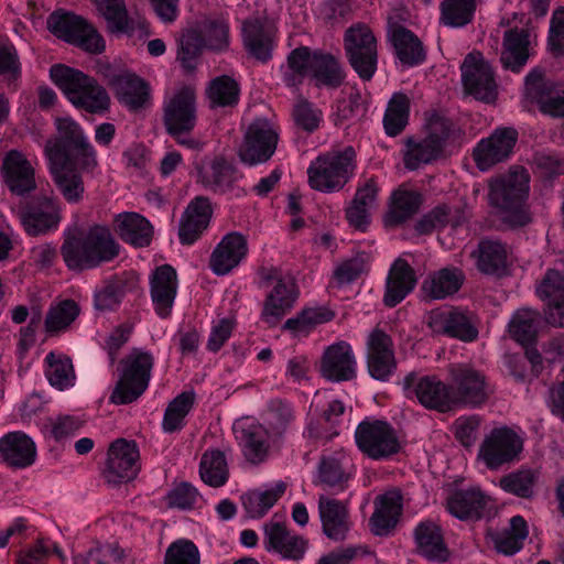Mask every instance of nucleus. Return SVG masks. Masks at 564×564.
<instances>
[{
    "instance_id": "obj_1",
    "label": "nucleus",
    "mask_w": 564,
    "mask_h": 564,
    "mask_svg": "<svg viewBox=\"0 0 564 564\" xmlns=\"http://www.w3.org/2000/svg\"><path fill=\"white\" fill-rule=\"evenodd\" d=\"M120 246L108 227L91 226L87 232H67L61 256L68 270L83 272L110 262L119 256Z\"/></svg>"
},
{
    "instance_id": "obj_2",
    "label": "nucleus",
    "mask_w": 564,
    "mask_h": 564,
    "mask_svg": "<svg viewBox=\"0 0 564 564\" xmlns=\"http://www.w3.org/2000/svg\"><path fill=\"white\" fill-rule=\"evenodd\" d=\"M529 182L528 172L516 167L490 183V205L499 210L501 221L510 228L524 227L532 221L527 204Z\"/></svg>"
},
{
    "instance_id": "obj_3",
    "label": "nucleus",
    "mask_w": 564,
    "mask_h": 564,
    "mask_svg": "<svg viewBox=\"0 0 564 564\" xmlns=\"http://www.w3.org/2000/svg\"><path fill=\"white\" fill-rule=\"evenodd\" d=\"M55 126L57 133L44 149L48 164H75L82 172H94L97 153L80 124L72 118H58Z\"/></svg>"
},
{
    "instance_id": "obj_4",
    "label": "nucleus",
    "mask_w": 564,
    "mask_h": 564,
    "mask_svg": "<svg viewBox=\"0 0 564 564\" xmlns=\"http://www.w3.org/2000/svg\"><path fill=\"white\" fill-rule=\"evenodd\" d=\"M50 77L76 109L91 115L109 110L110 96L96 78L63 64L51 66Z\"/></svg>"
},
{
    "instance_id": "obj_5",
    "label": "nucleus",
    "mask_w": 564,
    "mask_h": 564,
    "mask_svg": "<svg viewBox=\"0 0 564 564\" xmlns=\"http://www.w3.org/2000/svg\"><path fill=\"white\" fill-rule=\"evenodd\" d=\"M357 153L351 147L319 153L307 167V181L312 189L332 194L340 192L355 176Z\"/></svg>"
},
{
    "instance_id": "obj_6",
    "label": "nucleus",
    "mask_w": 564,
    "mask_h": 564,
    "mask_svg": "<svg viewBox=\"0 0 564 564\" xmlns=\"http://www.w3.org/2000/svg\"><path fill=\"white\" fill-rule=\"evenodd\" d=\"M258 276L259 288L269 289L262 304L260 319L272 328L294 307L300 291L294 279L283 275L275 267H262Z\"/></svg>"
},
{
    "instance_id": "obj_7",
    "label": "nucleus",
    "mask_w": 564,
    "mask_h": 564,
    "mask_svg": "<svg viewBox=\"0 0 564 564\" xmlns=\"http://www.w3.org/2000/svg\"><path fill=\"white\" fill-rule=\"evenodd\" d=\"M154 356L140 348L132 349L119 364V380L109 401L113 404H130L137 401L148 389Z\"/></svg>"
},
{
    "instance_id": "obj_8",
    "label": "nucleus",
    "mask_w": 564,
    "mask_h": 564,
    "mask_svg": "<svg viewBox=\"0 0 564 564\" xmlns=\"http://www.w3.org/2000/svg\"><path fill=\"white\" fill-rule=\"evenodd\" d=\"M453 122L451 119L432 113L426 123V135L424 138H408L403 156L404 166L414 171L424 164L437 160L451 138Z\"/></svg>"
},
{
    "instance_id": "obj_9",
    "label": "nucleus",
    "mask_w": 564,
    "mask_h": 564,
    "mask_svg": "<svg viewBox=\"0 0 564 564\" xmlns=\"http://www.w3.org/2000/svg\"><path fill=\"white\" fill-rule=\"evenodd\" d=\"M355 443L366 457L373 460L389 459L402 448L397 430L383 420L361 421L355 431Z\"/></svg>"
},
{
    "instance_id": "obj_10",
    "label": "nucleus",
    "mask_w": 564,
    "mask_h": 564,
    "mask_svg": "<svg viewBox=\"0 0 564 564\" xmlns=\"http://www.w3.org/2000/svg\"><path fill=\"white\" fill-rule=\"evenodd\" d=\"M47 29L58 39L76 45L86 52L99 54L105 41L85 19L72 12L56 10L47 18Z\"/></svg>"
},
{
    "instance_id": "obj_11",
    "label": "nucleus",
    "mask_w": 564,
    "mask_h": 564,
    "mask_svg": "<svg viewBox=\"0 0 564 564\" xmlns=\"http://www.w3.org/2000/svg\"><path fill=\"white\" fill-rule=\"evenodd\" d=\"M197 174L198 182L215 194L230 195L236 198L247 196V191L239 185L243 173L224 155L204 160L197 166Z\"/></svg>"
},
{
    "instance_id": "obj_12",
    "label": "nucleus",
    "mask_w": 564,
    "mask_h": 564,
    "mask_svg": "<svg viewBox=\"0 0 564 564\" xmlns=\"http://www.w3.org/2000/svg\"><path fill=\"white\" fill-rule=\"evenodd\" d=\"M18 217L30 237L48 235L59 227L63 218L61 203L57 197L37 195L19 207Z\"/></svg>"
},
{
    "instance_id": "obj_13",
    "label": "nucleus",
    "mask_w": 564,
    "mask_h": 564,
    "mask_svg": "<svg viewBox=\"0 0 564 564\" xmlns=\"http://www.w3.org/2000/svg\"><path fill=\"white\" fill-rule=\"evenodd\" d=\"M346 56L352 69L362 80H370L378 63L377 40L365 24L350 26L344 36Z\"/></svg>"
},
{
    "instance_id": "obj_14",
    "label": "nucleus",
    "mask_w": 564,
    "mask_h": 564,
    "mask_svg": "<svg viewBox=\"0 0 564 564\" xmlns=\"http://www.w3.org/2000/svg\"><path fill=\"white\" fill-rule=\"evenodd\" d=\"M451 389L456 406L476 408L490 394L485 373L469 364H454L448 368Z\"/></svg>"
},
{
    "instance_id": "obj_15",
    "label": "nucleus",
    "mask_w": 564,
    "mask_h": 564,
    "mask_svg": "<svg viewBox=\"0 0 564 564\" xmlns=\"http://www.w3.org/2000/svg\"><path fill=\"white\" fill-rule=\"evenodd\" d=\"M279 134L267 119L257 118L247 128L238 158L248 166L268 162L276 150Z\"/></svg>"
},
{
    "instance_id": "obj_16",
    "label": "nucleus",
    "mask_w": 564,
    "mask_h": 564,
    "mask_svg": "<svg viewBox=\"0 0 564 564\" xmlns=\"http://www.w3.org/2000/svg\"><path fill=\"white\" fill-rule=\"evenodd\" d=\"M357 474L352 458L345 451L322 454L314 477V485L333 494L346 491Z\"/></svg>"
},
{
    "instance_id": "obj_17",
    "label": "nucleus",
    "mask_w": 564,
    "mask_h": 564,
    "mask_svg": "<svg viewBox=\"0 0 564 564\" xmlns=\"http://www.w3.org/2000/svg\"><path fill=\"white\" fill-rule=\"evenodd\" d=\"M163 124L170 135L189 133L196 124V96L183 86L163 102Z\"/></svg>"
},
{
    "instance_id": "obj_18",
    "label": "nucleus",
    "mask_w": 564,
    "mask_h": 564,
    "mask_svg": "<svg viewBox=\"0 0 564 564\" xmlns=\"http://www.w3.org/2000/svg\"><path fill=\"white\" fill-rule=\"evenodd\" d=\"M140 453L134 441L118 438L108 449V459L102 476L108 484L119 485L133 480L139 470Z\"/></svg>"
},
{
    "instance_id": "obj_19",
    "label": "nucleus",
    "mask_w": 564,
    "mask_h": 564,
    "mask_svg": "<svg viewBox=\"0 0 564 564\" xmlns=\"http://www.w3.org/2000/svg\"><path fill=\"white\" fill-rule=\"evenodd\" d=\"M522 451V442L518 434L507 426L496 427L484 438L478 458L489 469H497L512 462Z\"/></svg>"
},
{
    "instance_id": "obj_20",
    "label": "nucleus",
    "mask_w": 564,
    "mask_h": 564,
    "mask_svg": "<svg viewBox=\"0 0 564 564\" xmlns=\"http://www.w3.org/2000/svg\"><path fill=\"white\" fill-rule=\"evenodd\" d=\"M366 361L370 377L378 381H389L397 370L393 340L378 327L368 335Z\"/></svg>"
},
{
    "instance_id": "obj_21",
    "label": "nucleus",
    "mask_w": 564,
    "mask_h": 564,
    "mask_svg": "<svg viewBox=\"0 0 564 564\" xmlns=\"http://www.w3.org/2000/svg\"><path fill=\"white\" fill-rule=\"evenodd\" d=\"M404 389H414L415 397L421 405L429 410L442 413L456 408L449 384H446L436 376H424L417 379L414 372L403 378Z\"/></svg>"
},
{
    "instance_id": "obj_22",
    "label": "nucleus",
    "mask_w": 564,
    "mask_h": 564,
    "mask_svg": "<svg viewBox=\"0 0 564 564\" xmlns=\"http://www.w3.org/2000/svg\"><path fill=\"white\" fill-rule=\"evenodd\" d=\"M518 140L514 128H497L488 138L481 139L473 150V159L480 171L506 161L511 155Z\"/></svg>"
},
{
    "instance_id": "obj_23",
    "label": "nucleus",
    "mask_w": 564,
    "mask_h": 564,
    "mask_svg": "<svg viewBox=\"0 0 564 564\" xmlns=\"http://www.w3.org/2000/svg\"><path fill=\"white\" fill-rule=\"evenodd\" d=\"M321 376L330 382L351 381L357 376V360L352 347L345 340L327 346L319 362Z\"/></svg>"
},
{
    "instance_id": "obj_24",
    "label": "nucleus",
    "mask_w": 564,
    "mask_h": 564,
    "mask_svg": "<svg viewBox=\"0 0 564 564\" xmlns=\"http://www.w3.org/2000/svg\"><path fill=\"white\" fill-rule=\"evenodd\" d=\"M263 547L269 553H276L284 560L300 561L307 549V540L289 530L284 522L272 518L263 524Z\"/></svg>"
},
{
    "instance_id": "obj_25",
    "label": "nucleus",
    "mask_w": 564,
    "mask_h": 564,
    "mask_svg": "<svg viewBox=\"0 0 564 564\" xmlns=\"http://www.w3.org/2000/svg\"><path fill=\"white\" fill-rule=\"evenodd\" d=\"M427 324L434 333L463 341H474L478 337V329L471 316L459 308L433 310Z\"/></svg>"
},
{
    "instance_id": "obj_26",
    "label": "nucleus",
    "mask_w": 564,
    "mask_h": 564,
    "mask_svg": "<svg viewBox=\"0 0 564 564\" xmlns=\"http://www.w3.org/2000/svg\"><path fill=\"white\" fill-rule=\"evenodd\" d=\"M242 44L246 52L260 63L272 59L276 46L275 34L267 19L249 18L241 26Z\"/></svg>"
},
{
    "instance_id": "obj_27",
    "label": "nucleus",
    "mask_w": 564,
    "mask_h": 564,
    "mask_svg": "<svg viewBox=\"0 0 564 564\" xmlns=\"http://www.w3.org/2000/svg\"><path fill=\"white\" fill-rule=\"evenodd\" d=\"M149 284L155 314L161 318L170 317L178 288L176 270L171 264L156 267L150 274Z\"/></svg>"
},
{
    "instance_id": "obj_28",
    "label": "nucleus",
    "mask_w": 564,
    "mask_h": 564,
    "mask_svg": "<svg viewBox=\"0 0 564 564\" xmlns=\"http://www.w3.org/2000/svg\"><path fill=\"white\" fill-rule=\"evenodd\" d=\"M318 516L322 531L327 539L341 542L352 527L348 503L325 495L318 498Z\"/></svg>"
},
{
    "instance_id": "obj_29",
    "label": "nucleus",
    "mask_w": 564,
    "mask_h": 564,
    "mask_svg": "<svg viewBox=\"0 0 564 564\" xmlns=\"http://www.w3.org/2000/svg\"><path fill=\"white\" fill-rule=\"evenodd\" d=\"M460 69L464 88L469 95L487 102L495 99L497 85L494 72L486 62L477 61L471 54H468Z\"/></svg>"
},
{
    "instance_id": "obj_30",
    "label": "nucleus",
    "mask_w": 564,
    "mask_h": 564,
    "mask_svg": "<svg viewBox=\"0 0 564 564\" xmlns=\"http://www.w3.org/2000/svg\"><path fill=\"white\" fill-rule=\"evenodd\" d=\"M116 99L131 112H138L150 102L149 84L139 75L130 72L115 74L109 79Z\"/></svg>"
},
{
    "instance_id": "obj_31",
    "label": "nucleus",
    "mask_w": 564,
    "mask_h": 564,
    "mask_svg": "<svg viewBox=\"0 0 564 564\" xmlns=\"http://www.w3.org/2000/svg\"><path fill=\"white\" fill-rule=\"evenodd\" d=\"M248 254V242L246 237L231 231L226 234L214 248L209 257V269L218 276L230 273L237 268Z\"/></svg>"
},
{
    "instance_id": "obj_32",
    "label": "nucleus",
    "mask_w": 564,
    "mask_h": 564,
    "mask_svg": "<svg viewBox=\"0 0 564 564\" xmlns=\"http://www.w3.org/2000/svg\"><path fill=\"white\" fill-rule=\"evenodd\" d=\"M213 216L209 198L197 196L185 208L178 226V239L183 246L195 243L208 228Z\"/></svg>"
},
{
    "instance_id": "obj_33",
    "label": "nucleus",
    "mask_w": 564,
    "mask_h": 564,
    "mask_svg": "<svg viewBox=\"0 0 564 564\" xmlns=\"http://www.w3.org/2000/svg\"><path fill=\"white\" fill-rule=\"evenodd\" d=\"M36 445L24 432L14 431L0 437V462L14 469H23L34 464Z\"/></svg>"
},
{
    "instance_id": "obj_34",
    "label": "nucleus",
    "mask_w": 564,
    "mask_h": 564,
    "mask_svg": "<svg viewBox=\"0 0 564 564\" xmlns=\"http://www.w3.org/2000/svg\"><path fill=\"white\" fill-rule=\"evenodd\" d=\"M1 172L4 184L15 195L29 194L36 186L34 169L26 158L17 150H11L6 154Z\"/></svg>"
},
{
    "instance_id": "obj_35",
    "label": "nucleus",
    "mask_w": 564,
    "mask_h": 564,
    "mask_svg": "<svg viewBox=\"0 0 564 564\" xmlns=\"http://www.w3.org/2000/svg\"><path fill=\"white\" fill-rule=\"evenodd\" d=\"M403 510V497L399 490H389L375 500V511L369 519L371 532L387 536L395 528Z\"/></svg>"
},
{
    "instance_id": "obj_36",
    "label": "nucleus",
    "mask_w": 564,
    "mask_h": 564,
    "mask_svg": "<svg viewBox=\"0 0 564 564\" xmlns=\"http://www.w3.org/2000/svg\"><path fill=\"white\" fill-rule=\"evenodd\" d=\"M139 289V278L132 272H123L111 278L94 293V308L100 313L113 312L123 297Z\"/></svg>"
},
{
    "instance_id": "obj_37",
    "label": "nucleus",
    "mask_w": 564,
    "mask_h": 564,
    "mask_svg": "<svg viewBox=\"0 0 564 564\" xmlns=\"http://www.w3.org/2000/svg\"><path fill=\"white\" fill-rule=\"evenodd\" d=\"M470 256L480 273L496 278L507 274L509 247L501 240L484 238Z\"/></svg>"
},
{
    "instance_id": "obj_38",
    "label": "nucleus",
    "mask_w": 564,
    "mask_h": 564,
    "mask_svg": "<svg viewBox=\"0 0 564 564\" xmlns=\"http://www.w3.org/2000/svg\"><path fill=\"white\" fill-rule=\"evenodd\" d=\"M417 282L415 272L409 262L398 258L390 267L386 280L383 303L394 307L401 303L415 288Z\"/></svg>"
},
{
    "instance_id": "obj_39",
    "label": "nucleus",
    "mask_w": 564,
    "mask_h": 564,
    "mask_svg": "<svg viewBox=\"0 0 564 564\" xmlns=\"http://www.w3.org/2000/svg\"><path fill=\"white\" fill-rule=\"evenodd\" d=\"M530 34L527 29L513 28L503 34L500 63L502 67L519 74L531 56Z\"/></svg>"
},
{
    "instance_id": "obj_40",
    "label": "nucleus",
    "mask_w": 564,
    "mask_h": 564,
    "mask_svg": "<svg viewBox=\"0 0 564 564\" xmlns=\"http://www.w3.org/2000/svg\"><path fill=\"white\" fill-rule=\"evenodd\" d=\"M490 499L479 488L457 489L446 501L447 511L459 520H479Z\"/></svg>"
},
{
    "instance_id": "obj_41",
    "label": "nucleus",
    "mask_w": 564,
    "mask_h": 564,
    "mask_svg": "<svg viewBox=\"0 0 564 564\" xmlns=\"http://www.w3.org/2000/svg\"><path fill=\"white\" fill-rule=\"evenodd\" d=\"M417 553L430 562H446L449 550L445 544L442 529L433 521L420 522L414 529Z\"/></svg>"
},
{
    "instance_id": "obj_42",
    "label": "nucleus",
    "mask_w": 564,
    "mask_h": 564,
    "mask_svg": "<svg viewBox=\"0 0 564 564\" xmlns=\"http://www.w3.org/2000/svg\"><path fill=\"white\" fill-rule=\"evenodd\" d=\"M379 186L377 178L371 176L359 181L354 199L346 208V218L350 226L364 230L369 224V210L375 206Z\"/></svg>"
},
{
    "instance_id": "obj_43",
    "label": "nucleus",
    "mask_w": 564,
    "mask_h": 564,
    "mask_svg": "<svg viewBox=\"0 0 564 564\" xmlns=\"http://www.w3.org/2000/svg\"><path fill=\"white\" fill-rule=\"evenodd\" d=\"M393 54L405 67H415L426 61V50L422 41L404 26L395 28L390 36Z\"/></svg>"
},
{
    "instance_id": "obj_44",
    "label": "nucleus",
    "mask_w": 564,
    "mask_h": 564,
    "mask_svg": "<svg viewBox=\"0 0 564 564\" xmlns=\"http://www.w3.org/2000/svg\"><path fill=\"white\" fill-rule=\"evenodd\" d=\"M115 226L120 238L134 247H148L152 241L153 227L145 217L138 213L117 215Z\"/></svg>"
},
{
    "instance_id": "obj_45",
    "label": "nucleus",
    "mask_w": 564,
    "mask_h": 564,
    "mask_svg": "<svg viewBox=\"0 0 564 564\" xmlns=\"http://www.w3.org/2000/svg\"><path fill=\"white\" fill-rule=\"evenodd\" d=\"M465 280L460 269L443 268L430 274L422 283V293L429 300H443L459 291Z\"/></svg>"
},
{
    "instance_id": "obj_46",
    "label": "nucleus",
    "mask_w": 564,
    "mask_h": 564,
    "mask_svg": "<svg viewBox=\"0 0 564 564\" xmlns=\"http://www.w3.org/2000/svg\"><path fill=\"white\" fill-rule=\"evenodd\" d=\"M99 13L107 22V30L112 34L132 35L141 21L135 22L128 13L124 0H95Z\"/></svg>"
},
{
    "instance_id": "obj_47",
    "label": "nucleus",
    "mask_w": 564,
    "mask_h": 564,
    "mask_svg": "<svg viewBox=\"0 0 564 564\" xmlns=\"http://www.w3.org/2000/svg\"><path fill=\"white\" fill-rule=\"evenodd\" d=\"M50 172L66 202L76 204L83 199L85 185L83 173L75 164H50Z\"/></svg>"
},
{
    "instance_id": "obj_48",
    "label": "nucleus",
    "mask_w": 564,
    "mask_h": 564,
    "mask_svg": "<svg viewBox=\"0 0 564 564\" xmlns=\"http://www.w3.org/2000/svg\"><path fill=\"white\" fill-rule=\"evenodd\" d=\"M312 77L317 87L336 89L345 80L346 74L340 62L332 54L313 52Z\"/></svg>"
},
{
    "instance_id": "obj_49",
    "label": "nucleus",
    "mask_w": 564,
    "mask_h": 564,
    "mask_svg": "<svg viewBox=\"0 0 564 564\" xmlns=\"http://www.w3.org/2000/svg\"><path fill=\"white\" fill-rule=\"evenodd\" d=\"M345 413V404L340 400H332L316 421L308 423L306 433L310 438L329 442L339 435L338 426Z\"/></svg>"
},
{
    "instance_id": "obj_50",
    "label": "nucleus",
    "mask_w": 564,
    "mask_h": 564,
    "mask_svg": "<svg viewBox=\"0 0 564 564\" xmlns=\"http://www.w3.org/2000/svg\"><path fill=\"white\" fill-rule=\"evenodd\" d=\"M334 317L335 313L325 306L306 307L294 317L286 319L282 329L294 337H306L317 325L328 323Z\"/></svg>"
},
{
    "instance_id": "obj_51",
    "label": "nucleus",
    "mask_w": 564,
    "mask_h": 564,
    "mask_svg": "<svg viewBox=\"0 0 564 564\" xmlns=\"http://www.w3.org/2000/svg\"><path fill=\"white\" fill-rule=\"evenodd\" d=\"M422 204V196L414 191L399 189L393 193L391 206L384 216V224L388 227H397L413 215Z\"/></svg>"
},
{
    "instance_id": "obj_52",
    "label": "nucleus",
    "mask_w": 564,
    "mask_h": 564,
    "mask_svg": "<svg viewBox=\"0 0 564 564\" xmlns=\"http://www.w3.org/2000/svg\"><path fill=\"white\" fill-rule=\"evenodd\" d=\"M206 96L213 109L234 108L239 102L240 86L235 78L220 75L209 82Z\"/></svg>"
},
{
    "instance_id": "obj_53",
    "label": "nucleus",
    "mask_w": 564,
    "mask_h": 564,
    "mask_svg": "<svg viewBox=\"0 0 564 564\" xmlns=\"http://www.w3.org/2000/svg\"><path fill=\"white\" fill-rule=\"evenodd\" d=\"M410 109L411 101L405 94L394 93L392 95L382 120L387 135L397 137L403 132L409 123Z\"/></svg>"
},
{
    "instance_id": "obj_54",
    "label": "nucleus",
    "mask_w": 564,
    "mask_h": 564,
    "mask_svg": "<svg viewBox=\"0 0 564 564\" xmlns=\"http://www.w3.org/2000/svg\"><path fill=\"white\" fill-rule=\"evenodd\" d=\"M196 394L193 390L177 394L166 406L162 420L164 433L172 434L185 426V417L195 404Z\"/></svg>"
},
{
    "instance_id": "obj_55",
    "label": "nucleus",
    "mask_w": 564,
    "mask_h": 564,
    "mask_svg": "<svg viewBox=\"0 0 564 564\" xmlns=\"http://www.w3.org/2000/svg\"><path fill=\"white\" fill-rule=\"evenodd\" d=\"M45 376L51 386L65 390L74 386L76 376L72 359L62 354L50 351L45 357Z\"/></svg>"
},
{
    "instance_id": "obj_56",
    "label": "nucleus",
    "mask_w": 564,
    "mask_h": 564,
    "mask_svg": "<svg viewBox=\"0 0 564 564\" xmlns=\"http://www.w3.org/2000/svg\"><path fill=\"white\" fill-rule=\"evenodd\" d=\"M202 480L210 487L224 486L229 478V469L226 455L220 449L206 451L199 463Z\"/></svg>"
},
{
    "instance_id": "obj_57",
    "label": "nucleus",
    "mask_w": 564,
    "mask_h": 564,
    "mask_svg": "<svg viewBox=\"0 0 564 564\" xmlns=\"http://www.w3.org/2000/svg\"><path fill=\"white\" fill-rule=\"evenodd\" d=\"M286 486L280 481L264 491L252 490L242 495V506L251 518H262L285 492Z\"/></svg>"
},
{
    "instance_id": "obj_58",
    "label": "nucleus",
    "mask_w": 564,
    "mask_h": 564,
    "mask_svg": "<svg viewBox=\"0 0 564 564\" xmlns=\"http://www.w3.org/2000/svg\"><path fill=\"white\" fill-rule=\"evenodd\" d=\"M295 420L292 404L283 399H272L267 404L265 424L272 436H282Z\"/></svg>"
},
{
    "instance_id": "obj_59",
    "label": "nucleus",
    "mask_w": 564,
    "mask_h": 564,
    "mask_svg": "<svg viewBox=\"0 0 564 564\" xmlns=\"http://www.w3.org/2000/svg\"><path fill=\"white\" fill-rule=\"evenodd\" d=\"M540 314L533 310H519L509 323L510 336L521 345L532 344L538 334Z\"/></svg>"
},
{
    "instance_id": "obj_60",
    "label": "nucleus",
    "mask_w": 564,
    "mask_h": 564,
    "mask_svg": "<svg viewBox=\"0 0 564 564\" xmlns=\"http://www.w3.org/2000/svg\"><path fill=\"white\" fill-rule=\"evenodd\" d=\"M79 313L78 304L70 299L52 305L45 318L46 332L53 334L65 330L78 317Z\"/></svg>"
},
{
    "instance_id": "obj_61",
    "label": "nucleus",
    "mask_w": 564,
    "mask_h": 564,
    "mask_svg": "<svg viewBox=\"0 0 564 564\" xmlns=\"http://www.w3.org/2000/svg\"><path fill=\"white\" fill-rule=\"evenodd\" d=\"M205 46L202 33L196 29L186 31L180 41L177 59L186 73L193 72L197 66V59Z\"/></svg>"
},
{
    "instance_id": "obj_62",
    "label": "nucleus",
    "mask_w": 564,
    "mask_h": 564,
    "mask_svg": "<svg viewBox=\"0 0 564 564\" xmlns=\"http://www.w3.org/2000/svg\"><path fill=\"white\" fill-rule=\"evenodd\" d=\"M476 10V0H444L441 14L444 24L462 28L471 22Z\"/></svg>"
},
{
    "instance_id": "obj_63",
    "label": "nucleus",
    "mask_w": 564,
    "mask_h": 564,
    "mask_svg": "<svg viewBox=\"0 0 564 564\" xmlns=\"http://www.w3.org/2000/svg\"><path fill=\"white\" fill-rule=\"evenodd\" d=\"M205 46L213 51H224L229 46V23L225 18L206 19L198 30Z\"/></svg>"
},
{
    "instance_id": "obj_64",
    "label": "nucleus",
    "mask_w": 564,
    "mask_h": 564,
    "mask_svg": "<svg viewBox=\"0 0 564 564\" xmlns=\"http://www.w3.org/2000/svg\"><path fill=\"white\" fill-rule=\"evenodd\" d=\"M499 482L506 492L528 499L534 495L536 476L530 469L518 470L501 477Z\"/></svg>"
}]
</instances>
